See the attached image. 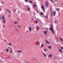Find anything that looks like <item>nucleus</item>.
<instances>
[{"label":"nucleus","instance_id":"54","mask_svg":"<svg viewBox=\"0 0 63 63\" xmlns=\"http://www.w3.org/2000/svg\"><path fill=\"white\" fill-rule=\"evenodd\" d=\"M44 16V17H46V16Z\"/></svg>","mask_w":63,"mask_h":63},{"label":"nucleus","instance_id":"18","mask_svg":"<svg viewBox=\"0 0 63 63\" xmlns=\"http://www.w3.org/2000/svg\"><path fill=\"white\" fill-rule=\"evenodd\" d=\"M40 14L41 15H42L43 16H44V14L43 13L41 12L40 13Z\"/></svg>","mask_w":63,"mask_h":63},{"label":"nucleus","instance_id":"43","mask_svg":"<svg viewBox=\"0 0 63 63\" xmlns=\"http://www.w3.org/2000/svg\"><path fill=\"white\" fill-rule=\"evenodd\" d=\"M33 19L32 18H31V20L32 21H33Z\"/></svg>","mask_w":63,"mask_h":63},{"label":"nucleus","instance_id":"36","mask_svg":"<svg viewBox=\"0 0 63 63\" xmlns=\"http://www.w3.org/2000/svg\"><path fill=\"white\" fill-rule=\"evenodd\" d=\"M17 23H18V22H15V24H17Z\"/></svg>","mask_w":63,"mask_h":63},{"label":"nucleus","instance_id":"52","mask_svg":"<svg viewBox=\"0 0 63 63\" xmlns=\"http://www.w3.org/2000/svg\"><path fill=\"white\" fill-rule=\"evenodd\" d=\"M37 43H39V42H36Z\"/></svg>","mask_w":63,"mask_h":63},{"label":"nucleus","instance_id":"48","mask_svg":"<svg viewBox=\"0 0 63 63\" xmlns=\"http://www.w3.org/2000/svg\"><path fill=\"white\" fill-rule=\"evenodd\" d=\"M2 4H4V3H3V2H2Z\"/></svg>","mask_w":63,"mask_h":63},{"label":"nucleus","instance_id":"31","mask_svg":"<svg viewBox=\"0 0 63 63\" xmlns=\"http://www.w3.org/2000/svg\"><path fill=\"white\" fill-rule=\"evenodd\" d=\"M8 12L9 13H11V12L9 10L8 11Z\"/></svg>","mask_w":63,"mask_h":63},{"label":"nucleus","instance_id":"53","mask_svg":"<svg viewBox=\"0 0 63 63\" xmlns=\"http://www.w3.org/2000/svg\"><path fill=\"white\" fill-rule=\"evenodd\" d=\"M3 27H5V26H3Z\"/></svg>","mask_w":63,"mask_h":63},{"label":"nucleus","instance_id":"8","mask_svg":"<svg viewBox=\"0 0 63 63\" xmlns=\"http://www.w3.org/2000/svg\"><path fill=\"white\" fill-rule=\"evenodd\" d=\"M29 30L30 31H32V29H31V27H30L29 28Z\"/></svg>","mask_w":63,"mask_h":63},{"label":"nucleus","instance_id":"46","mask_svg":"<svg viewBox=\"0 0 63 63\" xmlns=\"http://www.w3.org/2000/svg\"><path fill=\"white\" fill-rule=\"evenodd\" d=\"M50 1L52 2H53V0H50Z\"/></svg>","mask_w":63,"mask_h":63},{"label":"nucleus","instance_id":"40","mask_svg":"<svg viewBox=\"0 0 63 63\" xmlns=\"http://www.w3.org/2000/svg\"><path fill=\"white\" fill-rule=\"evenodd\" d=\"M10 16H11V15H8V17H10Z\"/></svg>","mask_w":63,"mask_h":63},{"label":"nucleus","instance_id":"44","mask_svg":"<svg viewBox=\"0 0 63 63\" xmlns=\"http://www.w3.org/2000/svg\"><path fill=\"white\" fill-rule=\"evenodd\" d=\"M1 11V8H0V12Z\"/></svg>","mask_w":63,"mask_h":63},{"label":"nucleus","instance_id":"35","mask_svg":"<svg viewBox=\"0 0 63 63\" xmlns=\"http://www.w3.org/2000/svg\"><path fill=\"white\" fill-rule=\"evenodd\" d=\"M36 11L37 12V13H38V10L36 9Z\"/></svg>","mask_w":63,"mask_h":63},{"label":"nucleus","instance_id":"38","mask_svg":"<svg viewBox=\"0 0 63 63\" xmlns=\"http://www.w3.org/2000/svg\"><path fill=\"white\" fill-rule=\"evenodd\" d=\"M36 21V24H37V23H38V22L37 21Z\"/></svg>","mask_w":63,"mask_h":63},{"label":"nucleus","instance_id":"24","mask_svg":"<svg viewBox=\"0 0 63 63\" xmlns=\"http://www.w3.org/2000/svg\"><path fill=\"white\" fill-rule=\"evenodd\" d=\"M55 12L54 11V16L55 15Z\"/></svg>","mask_w":63,"mask_h":63},{"label":"nucleus","instance_id":"2","mask_svg":"<svg viewBox=\"0 0 63 63\" xmlns=\"http://www.w3.org/2000/svg\"><path fill=\"white\" fill-rule=\"evenodd\" d=\"M2 20L3 21V22L4 23H5V22H6V20L5 19V17H4V16H3V15L2 16Z\"/></svg>","mask_w":63,"mask_h":63},{"label":"nucleus","instance_id":"39","mask_svg":"<svg viewBox=\"0 0 63 63\" xmlns=\"http://www.w3.org/2000/svg\"><path fill=\"white\" fill-rule=\"evenodd\" d=\"M28 0H25V2H27V1H28Z\"/></svg>","mask_w":63,"mask_h":63},{"label":"nucleus","instance_id":"4","mask_svg":"<svg viewBox=\"0 0 63 63\" xmlns=\"http://www.w3.org/2000/svg\"><path fill=\"white\" fill-rule=\"evenodd\" d=\"M41 8L42 9H43V11L44 12L45 11V8L44 7V6L43 5H42V6L41 7Z\"/></svg>","mask_w":63,"mask_h":63},{"label":"nucleus","instance_id":"7","mask_svg":"<svg viewBox=\"0 0 63 63\" xmlns=\"http://www.w3.org/2000/svg\"><path fill=\"white\" fill-rule=\"evenodd\" d=\"M52 56V54H51L48 56V57H51Z\"/></svg>","mask_w":63,"mask_h":63},{"label":"nucleus","instance_id":"30","mask_svg":"<svg viewBox=\"0 0 63 63\" xmlns=\"http://www.w3.org/2000/svg\"><path fill=\"white\" fill-rule=\"evenodd\" d=\"M6 10L7 12H8V11H9V9H6Z\"/></svg>","mask_w":63,"mask_h":63},{"label":"nucleus","instance_id":"47","mask_svg":"<svg viewBox=\"0 0 63 63\" xmlns=\"http://www.w3.org/2000/svg\"><path fill=\"white\" fill-rule=\"evenodd\" d=\"M4 41H5V42H6V40L4 39Z\"/></svg>","mask_w":63,"mask_h":63},{"label":"nucleus","instance_id":"17","mask_svg":"<svg viewBox=\"0 0 63 63\" xmlns=\"http://www.w3.org/2000/svg\"><path fill=\"white\" fill-rule=\"evenodd\" d=\"M8 45H9V46H12V44L10 43H9Z\"/></svg>","mask_w":63,"mask_h":63},{"label":"nucleus","instance_id":"49","mask_svg":"<svg viewBox=\"0 0 63 63\" xmlns=\"http://www.w3.org/2000/svg\"><path fill=\"white\" fill-rule=\"evenodd\" d=\"M26 62V63H28V62Z\"/></svg>","mask_w":63,"mask_h":63},{"label":"nucleus","instance_id":"33","mask_svg":"<svg viewBox=\"0 0 63 63\" xmlns=\"http://www.w3.org/2000/svg\"><path fill=\"white\" fill-rule=\"evenodd\" d=\"M16 30H17V31H19L18 29H17V28H16Z\"/></svg>","mask_w":63,"mask_h":63},{"label":"nucleus","instance_id":"45","mask_svg":"<svg viewBox=\"0 0 63 63\" xmlns=\"http://www.w3.org/2000/svg\"><path fill=\"white\" fill-rule=\"evenodd\" d=\"M0 19H1V16H0Z\"/></svg>","mask_w":63,"mask_h":63},{"label":"nucleus","instance_id":"28","mask_svg":"<svg viewBox=\"0 0 63 63\" xmlns=\"http://www.w3.org/2000/svg\"><path fill=\"white\" fill-rule=\"evenodd\" d=\"M27 9H28V10L29 11H30V8H28Z\"/></svg>","mask_w":63,"mask_h":63},{"label":"nucleus","instance_id":"14","mask_svg":"<svg viewBox=\"0 0 63 63\" xmlns=\"http://www.w3.org/2000/svg\"><path fill=\"white\" fill-rule=\"evenodd\" d=\"M54 23H57V20H55L54 21Z\"/></svg>","mask_w":63,"mask_h":63},{"label":"nucleus","instance_id":"13","mask_svg":"<svg viewBox=\"0 0 63 63\" xmlns=\"http://www.w3.org/2000/svg\"><path fill=\"white\" fill-rule=\"evenodd\" d=\"M29 3H32V2H33V1L32 0H30L29 1Z\"/></svg>","mask_w":63,"mask_h":63},{"label":"nucleus","instance_id":"37","mask_svg":"<svg viewBox=\"0 0 63 63\" xmlns=\"http://www.w3.org/2000/svg\"><path fill=\"white\" fill-rule=\"evenodd\" d=\"M44 50L45 51V52H46V49H44Z\"/></svg>","mask_w":63,"mask_h":63},{"label":"nucleus","instance_id":"1","mask_svg":"<svg viewBox=\"0 0 63 63\" xmlns=\"http://www.w3.org/2000/svg\"><path fill=\"white\" fill-rule=\"evenodd\" d=\"M49 30H50L52 32L53 34H54V29H53V27L51 25V27L49 28Z\"/></svg>","mask_w":63,"mask_h":63},{"label":"nucleus","instance_id":"23","mask_svg":"<svg viewBox=\"0 0 63 63\" xmlns=\"http://www.w3.org/2000/svg\"><path fill=\"white\" fill-rule=\"evenodd\" d=\"M36 5L35 4H34L33 5V7L34 8V7H36Z\"/></svg>","mask_w":63,"mask_h":63},{"label":"nucleus","instance_id":"20","mask_svg":"<svg viewBox=\"0 0 63 63\" xmlns=\"http://www.w3.org/2000/svg\"><path fill=\"white\" fill-rule=\"evenodd\" d=\"M9 49L7 48V49L6 50V52H7L8 51H9Z\"/></svg>","mask_w":63,"mask_h":63},{"label":"nucleus","instance_id":"32","mask_svg":"<svg viewBox=\"0 0 63 63\" xmlns=\"http://www.w3.org/2000/svg\"><path fill=\"white\" fill-rule=\"evenodd\" d=\"M18 52H21V51H18Z\"/></svg>","mask_w":63,"mask_h":63},{"label":"nucleus","instance_id":"51","mask_svg":"<svg viewBox=\"0 0 63 63\" xmlns=\"http://www.w3.org/2000/svg\"><path fill=\"white\" fill-rule=\"evenodd\" d=\"M34 3H35V4H36V2H35Z\"/></svg>","mask_w":63,"mask_h":63},{"label":"nucleus","instance_id":"16","mask_svg":"<svg viewBox=\"0 0 63 63\" xmlns=\"http://www.w3.org/2000/svg\"><path fill=\"white\" fill-rule=\"evenodd\" d=\"M60 40H61L62 41H63V39L62 38H61V36L60 37Z\"/></svg>","mask_w":63,"mask_h":63},{"label":"nucleus","instance_id":"22","mask_svg":"<svg viewBox=\"0 0 63 63\" xmlns=\"http://www.w3.org/2000/svg\"><path fill=\"white\" fill-rule=\"evenodd\" d=\"M48 47L49 49H50L51 48V47L50 46H48Z\"/></svg>","mask_w":63,"mask_h":63},{"label":"nucleus","instance_id":"3","mask_svg":"<svg viewBox=\"0 0 63 63\" xmlns=\"http://www.w3.org/2000/svg\"><path fill=\"white\" fill-rule=\"evenodd\" d=\"M48 1H46L45 2V6L46 7H48Z\"/></svg>","mask_w":63,"mask_h":63},{"label":"nucleus","instance_id":"27","mask_svg":"<svg viewBox=\"0 0 63 63\" xmlns=\"http://www.w3.org/2000/svg\"><path fill=\"white\" fill-rule=\"evenodd\" d=\"M54 2H57V0H54Z\"/></svg>","mask_w":63,"mask_h":63},{"label":"nucleus","instance_id":"19","mask_svg":"<svg viewBox=\"0 0 63 63\" xmlns=\"http://www.w3.org/2000/svg\"><path fill=\"white\" fill-rule=\"evenodd\" d=\"M43 54L44 57H46L47 56V55H46L45 54V53H44Z\"/></svg>","mask_w":63,"mask_h":63},{"label":"nucleus","instance_id":"9","mask_svg":"<svg viewBox=\"0 0 63 63\" xmlns=\"http://www.w3.org/2000/svg\"><path fill=\"white\" fill-rule=\"evenodd\" d=\"M59 52H62V50L61 49H59Z\"/></svg>","mask_w":63,"mask_h":63},{"label":"nucleus","instance_id":"15","mask_svg":"<svg viewBox=\"0 0 63 63\" xmlns=\"http://www.w3.org/2000/svg\"><path fill=\"white\" fill-rule=\"evenodd\" d=\"M44 33L45 34V35H46V34L47 33V31H44Z\"/></svg>","mask_w":63,"mask_h":63},{"label":"nucleus","instance_id":"26","mask_svg":"<svg viewBox=\"0 0 63 63\" xmlns=\"http://www.w3.org/2000/svg\"><path fill=\"white\" fill-rule=\"evenodd\" d=\"M56 11H59V9L57 8L56 9Z\"/></svg>","mask_w":63,"mask_h":63},{"label":"nucleus","instance_id":"41","mask_svg":"<svg viewBox=\"0 0 63 63\" xmlns=\"http://www.w3.org/2000/svg\"><path fill=\"white\" fill-rule=\"evenodd\" d=\"M61 49H62V50H63V47H61Z\"/></svg>","mask_w":63,"mask_h":63},{"label":"nucleus","instance_id":"11","mask_svg":"<svg viewBox=\"0 0 63 63\" xmlns=\"http://www.w3.org/2000/svg\"><path fill=\"white\" fill-rule=\"evenodd\" d=\"M17 27L18 28H20L21 27V26L19 25H18Z\"/></svg>","mask_w":63,"mask_h":63},{"label":"nucleus","instance_id":"42","mask_svg":"<svg viewBox=\"0 0 63 63\" xmlns=\"http://www.w3.org/2000/svg\"><path fill=\"white\" fill-rule=\"evenodd\" d=\"M15 11H16V10H13V12H15Z\"/></svg>","mask_w":63,"mask_h":63},{"label":"nucleus","instance_id":"10","mask_svg":"<svg viewBox=\"0 0 63 63\" xmlns=\"http://www.w3.org/2000/svg\"><path fill=\"white\" fill-rule=\"evenodd\" d=\"M45 41L46 42L47 44H49V42H48L47 40H45Z\"/></svg>","mask_w":63,"mask_h":63},{"label":"nucleus","instance_id":"5","mask_svg":"<svg viewBox=\"0 0 63 63\" xmlns=\"http://www.w3.org/2000/svg\"><path fill=\"white\" fill-rule=\"evenodd\" d=\"M51 10H52V9H51V8H50V10L51 11L50 14L51 16H52V12L51 11Z\"/></svg>","mask_w":63,"mask_h":63},{"label":"nucleus","instance_id":"34","mask_svg":"<svg viewBox=\"0 0 63 63\" xmlns=\"http://www.w3.org/2000/svg\"><path fill=\"white\" fill-rule=\"evenodd\" d=\"M12 52H13V51H12V50L10 51V52H10V53H12Z\"/></svg>","mask_w":63,"mask_h":63},{"label":"nucleus","instance_id":"21","mask_svg":"<svg viewBox=\"0 0 63 63\" xmlns=\"http://www.w3.org/2000/svg\"><path fill=\"white\" fill-rule=\"evenodd\" d=\"M43 46H44V45H43V44H41V47H43Z\"/></svg>","mask_w":63,"mask_h":63},{"label":"nucleus","instance_id":"12","mask_svg":"<svg viewBox=\"0 0 63 63\" xmlns=\"http://www.w3.org/2000/svg\"><path fill=\"white\" fill-rule=\"evenodd\" d=\"M40 28V27H38V26H36V30H39V28Z\"/></svg>","mask_w":63,"mask_h":63},{"label":"nucleus","instance_id":"29","mask_svg":"<svg viewBox=\"0 0 63 63\" xmlns=\"http://www.w3.org/2000/svg\"><path fill=\"white\" fill-rule=\"evenodd\" d=\"M46 17L47 19H48V16H46Z\"/></svg>","mask_w":63,"mask_h":63},{"label":"nucleus","instance_id":"6","mask_svg":"<svg viewBox=\"0 0 63 63\" xmlns=\"http://www.w3.org/2000/svg\"><path fill=\"white\" fill-rule=\"evenodd\" d=\"M32 59L33 60H34V61H38V60H37L35 58V57H32Z\"/></svg>","mask_w":63,"mask_h":63},{"label":"nucleus","instance_id":"25","mask_svg":"<svg viewBox=\"0 0 63 63\" xmlns=\"http://www.w3.org/2000/svg\"><path fill=\"white\" fill-rule=\"evenodd\" d=\"M8 48H10V49H12V48L11 47H8Z\"/></svg>","mask_w":63,"mask_h":63},{"label":"nucleus","instance_id":"50","mask_svg":"<svg viewBox=\"0 0 63 63\" xmlns=\"http://www.w3.org/2000/svg\"><path fill=\"white\" fill-rule=\"evenodd\" d=\"M59 16H60V14H59Z\"/></svg>","mask_w":63,"mask_h":63}]
</instances>
